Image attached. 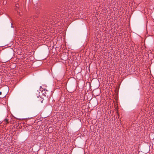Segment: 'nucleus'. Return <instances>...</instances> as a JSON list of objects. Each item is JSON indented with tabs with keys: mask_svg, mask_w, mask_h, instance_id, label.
Returning a JSON list of instances; mask_svg holds the SVG:
<instances>
[{
	"mask_svg": "<svg viewBox=\"0 0 154 154\" xmlns=\"http://www.w3.org/2000/svg\"><path fill=\"white\" fill-rule=\"evenodd\" d=\"M5 122L6 124H7L8 123V119H6L5 120Z\"/></svg>",
	"mask_w": 154,
	"mask_h": 154,
	"instance_id": "f257e3e1",
	"label": "nucleus"
},
{
	"mask_svg": "<svg viewBox=\"0 0 154 154\" xmlns=\"http://www.w3.org/2000/svg\"><path fill=\"white\" fill-rule=\"evenodd\" d=\"M19 7V5L17 4L16 5V8H18Z\"/></svg>",
	"mask_w": 154,
	"mask_h": 154,
	"instance_id": "f03ea898",
	"label": "nucleus"
},
{
	"mask_svg": "<svg viewBox=\"0 0 154 154\" xmlns=\"http://www.w3.org/2000/svg\"><path fill=\"white\" fill-rule=\"evenodd\" d=\"M4 97V96H0V98H3V97Z\"/></svg>",
	"mask_w": 154,
	"mask_h": 154,
	"instance_id": "7ed1b4c3",
	"label": "nucleus"
},
{
	"mask_svg": "<svg viewBox=\"0 0 154 154\" xmlns=\"http://www.w3.org/2000/svg\"><path fill=\"white\" fill-rule=\"evenodd\" d=\"M2 93L1 92H0V95H1L2 94Z\"/></svg>",
	"mask_w": 154,
	"mask_h": 154,
	"instance_id": "20e7f679",
	"label": "nucleus"
},
{
	"mask_svg": "<svg viewBox=\"0 0 154 154\" xmlns=\"http://www.w3.org/2000/svg\"><path fill=\"white\" fill-rule=\"evenodd\" d=\"M42 101H43V100H42V101L41 102H42Z\"/></svg>",
	"mask_w": 154,
	"mask_h": 154,
	"instance_id": "39448f33",
	"label": "nucleus"
}]
</instances>
